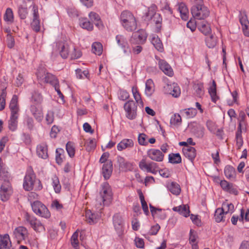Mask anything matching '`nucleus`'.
<instances>
[{"label": "nucleus", "instance_id": "obj_1", "mask_svg": "<svg viewBox=\"0 0 249 249\" xmlns=\"http://www.w3.org/2000/svg\"><path fill=\"white\" fill-rule=\"evenodd\" d=\"M113 194L109 184L106 182L101 185L99 196L97 197L96 206L102 209L104 206H108L112 200Z\"/></svg>", "mask_w": 249, "mask_h": 249}, {"label": "nucleus", "instance_id": "obj_2", "mask_svg": "<svg viewBox=\"0 0 249 249\" xmlns=\"http://www.w3.org/2000/svg\"><path fill=\"white\" fill-rule=\"evenodd\" d=\"M123 27L128 32H132L137 28V23L134 15L129 11H124L120 15Z\"/></svg>", "mask_w": 249, "mask_h": 249}, {"label": "nucleus", "instance_id": "obj_3", "mask_svg": "<svg viewBox=\"0 0 249 249\" xmlns=\"http://www.w3.org/2000/svg\"><path fill=\"white\" fill-rule=\"evenodd\" d=\"M24 189L27 191L34 189L40 190L42 188L41 181L36 178L34 174H26L24 177L23 184Z\"/></svg>", "mask_w": 249, "mask_h": 249}, {"label": "nucleus", "instance_id": "obj_4", "mask_svg": "<svg viewBox=\"0 0 249 249\" xmlns=\"http://www.w3.org/2000/svg\"><path fill=\"white\" fill-rule=\"evenodd\" d=\"M191 13L193 16L197 19H204L210 14L209 10L203 3L193 6L191 8Z\"/></svg>", "mask_w": 249, "mask_h": 249}, {"label": "nucleus", "instance_id": "obj_5", "mask_svg": "<svg viewBox=\"0 0 249 249\" xmlns=\"http://www.w3.org/2000/svg\"><path fill=\"white\" fill-rule=\"evenodd\" d=\"M25 224H29L36 232H42L45 231L44 225L34 216L26 213L24 215Z\"/></svg>", "mask_w": 249, "mask_h": 249}, {"label": "nucleus", "instance_id": "obj_6", "mask_svg": "<svg viewBox=\"0 0 249 249\" xmlns=\"http://www.w3.org/2000/svg\"><path fill=\"white\" fill-rule=\"evenodd\" d=\"M33 212L37 215L48 218L50 216V213L47 208L40 201H35L31 203Z\"/></svg>", "mask_w": 249, "mask_h": 249}, {"label": "nucleus", "instance_id": "obj_7", "mask_svg": "<svg viewBox=\"0 0 249 249\" xmlns=\"http://www.w3.org/2000/svg\"><path fill=\"white\" fill-rule=\"evenodd\" d=\"M125 116L129 120H134L137 117V104L133 100H129L124 106Z\"/></svg>", "mask_w": 249, "mask_h": 249}, {"label": "nucleus", "instance_id": "obj_8", "mask_svg": "<svg viewBox=\"0 0 249 249\" xmlns=\"http://www.w3.org/2000/svg\"><path fill=\"white\" fill-rule=\"evenodd\" d=\"M12 191L9 179L2 181L0 187V196L3 201H5L12 194Z\"/></svg>", "mask_w": 249, "mask_h": 249}, {"label": "nucleus", "instance_id": "obj_9", "mask_svg": "<svg viewBox=\"0 0 249 249\" xmlns=\"http://www.w3.org/2000/svg\"><path fill=\"white\" fill-rule=\"evenodd\" d=\"M147 37V35L146 32L142 29H141L133 33L130 41L131 44H143L145 43Z\"/></svg>", "mask_w": 249, "mask_h": 249}, {"label": "nucleus", "instance_id": "obj_10", "mask_svg": "<svg viewBox=\"0 0 249 249\" xmlns=\"http://www.w3.org/2000/svg\"><path fill=\"white\" fill-rule=\"evenodd\" d=\"M139 167L142 170L153 174H156L159 171V166L157 163L151 161L147 163L145 160L142 159L139 162Z\"/></svg>", "mask_w": 249, "mask_h": 249}, {"label": "nucleus", "instance_id": "obj_11", "mask_svg": "<svg viewBox=\"0 0 249 249\" xmlns=\"http://www.w3.org/2000/svg\"><path fill=\"white\" fill-rule=\"evenodd\" d=\"M113 224L117 234L119 236H121L124 231V222L119 214L116 213L113 216Z\"/></svg>", "mask_w": 249, "mask_h": 249}, {"label": "nucleus", "instance_id": "obj_12", "mask_svg": "<svg viewBox=\"0 0 249 249\" xmlns=\"http://www.w3.org/2000/svg\"><path fill=\"white\" fill-rule=\"evenodd\" d=\"M157 6L155 4H152L148 9L145 13V19L149 20L153 19L154 21L158 24L160 22V15L156 13Z\"/></svg>", "mask_w": 249, "mask_h": 249}, {"label": "nucleus", "instance_id": "obj_13", "mask_svg": "<svg viewBox=\"0 0 249 249\" xmlns=\"http://www.w3.org/2000/svg\"><path fill=\"white\" fill-rule=\"evenodd\" d=\"M32 11L33 18L31 23V26L34 31L38 32L40 29V25L37 6L34 5L33 6Z\"/></svg>", "mask_w": 249, "mask_h": 249}, {"label": "nucleus", "instance_id": "obj_14", "mask_svg": "<svg viewBox=\"0 0 249 249\" xmlns=\"http://www.w3.org/2000/svg\"><path fill=\"white\" fill-rule=\"evenodd\" d=\"M116 160L120 170L126 172L133 170V163L126 160L124 157L118 156L116 158Z\"/></svg>", "mask_w": 249, "mask_h": 249}, {"label": "nucleus", "instance_id": "obj_15", "mask_svg": "<svg viewBox=\"0 0 249 249\" xmlns=\"http://www.w3.org/2000/svg\"><path fill=\"white\" fill-rule=\"evenodd\" d=\"M148 157L151 160L161 162L163 160L164 155L160 150L157 149H150L147 152Z\"/></svg>", "mask_w": 249, "mask_h": 249}, {"label": "nucleus", "instance_id": "obj_16", "mask_svg": "<svg viewBox=\"0 0 249 249\" xmlns=\"http://www.w3.org/2000/svg\"><path fill=\"white\" fill-rule=\"evenodd\" d=\"M116 40L118 45L123 50L124 53L131 52L126 38L123 35H119L116 36Z\"/></svg>", "mask_w": 249, "mask_h": 249}, {"label": "nucleus", "instance_id": "obj_17", "mask_svg": "<svg viewBox=\"0 0 249 249\" xmlns=\"http://www.w3.org/2000/svg\"><path fill=\"white\" fill-rule=\"evenodd\" d=\"M30 111L36 120L41 122L43 119V113L42 108L39 105L32 104L30 106Z\"/></svg>", "mask_w": 249, "mask_h": 249}, {"label": "nucleus", "instance_id": "obj_18", "mask_svg": "<svg viewBox=\"0 0 249 249\" xmlns=\"http://www.w3.org/2000/svg\"><path fill=\"white\" fill-rule=\"evenodd\" d=\"M15 238H16L18 243L22 240H25L27 237L28 232L27 229L22 226L16 228L13 232Z\"/></svg>", "mask_w": 249, "mask_h": 249}, {"label": "nucleus", "instance_id": "obj_19", "mask_svg": "<svg viewBox=\"0 0 249 249\" xmlns=\"http://www.w3.org/2000/svg\"><path fill=\"white\" fill-rule=\"evenodd\" d=\"M220 185L222 189L225 192L235 195H237L238 193L237 188L235 187V185L231 183L228 182L226 180L224 179L221 180Z\"/></svg>", "mask_w": 249, "mask_h": 249}, {"label": "nucleus", "instance_id": "obj_20", "mask_svg": "<svg viewBox=\"0 0 249 249\" xmlns=\"http://www.w3.org/2000/svg\"><path fill=\"white\" fill-rule=\"evenodd\" d=\"M112 170V162L111 161H107L104 163L102 173L105 179H107L110 178Z\"/></svg>", "mask_w": 249, "mask_h": 249}, {"label": "nucleus", "instance_id": "obj_21", "mask_svg": "<svg viewBox=\"0 0 249 249\" xmlns=\"http://www.w3.org/2000/svg\"><path fill=\"white\" fill-rule=\"evenodd\" d=\"M159 65L160 69L169 76H172L174 72L171 66L164 60H160Z\"/></svg>", "mask_w": 249, "mask_h": 249}, {"label": "nucleus", "instance_id": "obj_22", "mask_svg": "<svg viewBox=\"0 0 249 249\" xmlns=\"http://www.w3.org/2000/svg\"><path fill=\"white\" fill-rule=\"evenodd\" d=\"M11 242L8 234H0V249H11Z\"/></svg>", "mask_w": 249, "mask_h": 249}, {"label": "nucleus", "instance_id": "obj_23", "mask_svg": "<svg viewBox=\"0 0 249 249\" xmlns=\"http://www.w3.org/2000/svg\"><path fill=\"white\" fill-rule=\"evenodd\" d=\"M133 146L134 142L132 139H124L117 144V148L119 151H122L126 148H131Z\"/></svg>", "mask_w": 249, "mask_h": 249}, {"label": "nucleus", "instance_id": "obj_24", "mask_svg": "<svg viewBox=\"0 0 249 249\" xmlns=\"http://www.w3.org/2000/svg\"><path fill=\"white\" fill-rule=\"evenodd\" d=\"M100 217L99 214L92 213L90 210H87L86 212V221L90 225L97 223Z\"/></svg>", "mask_w": 249, "mask_h": 249}, {"label": "nucleus", "instance_id": "obj_25", "mask_svg": "<svg viewBox=\"0 0 249 249\" xmlns=\"http://www.w3.org/2000/svg\"><path fill=\"white\" fill-rule=\"evenodd\" d=\"M152 215L154 217H158L160 219H164L166 217L165 213L161 209L156 208L151 204L149 205Z\"/></svg>", "mask_w": 249, "mask_h": 249}, {"label": "nucleus", "instance_id": "obj_26", "mask_svg": "<svg viewBox=\"0 0 249 249\" xmlns=\"http://www.w3.org/2000/svg\"><path fill=\"white\" fill-rule=\"evenodd\" d=\"M36 153L38 156L43 159L48 158V149L46 143H41L37 146Z\"/></svg>", "mask_w": 249, "mask_h": 249}, {"label": "nucleus", "instance_id": "obj_27", "mask_svg": "<svg viewBox=\"0 0 249 249\" xmlns=\"http://www.w3.org/2000/svg\"><path fill=\"white\" fill-rule=\"evenodd\" d=\"M178 10L180 14L181 18L184 20L188 19L189 11L185 3L181 2L178 5Z\"/></svg>", "mask_w": 249, "mask_h": 249}, {"label": "nucleus", "instance_id": "obj_28", "mask_svg": "<svg viewBox=\"0 0 249 249\" xmlns=\"http://www.w3.org/2000/svg\"><path fill=\"white\" fill-rule=\"evenodd\" d=\"M182 151L185 156L192 161L194 160L196 156V151L193 147H185L183 148Z\"/></svg>", "mask_w": 249, "mask_h": 249}, {"label": "nucleus", "instance_id": "obj_29", "mask_svg": "<svg viewBox=\"0 0 249 249\" xmlns=\"http://www.w3.org/2000/svg\"><path fill=\"white\" fill-rule=\"evenodd\" d=\"M167 187L173 195L178 196L180 193V186L175 182H168L167 184Z\"/></svg>", "mask_w": 249, "mask_h": 249}, {"label": "nucleus", "instance_id": "obj_30", "mask_svg": "<svg viewBox=\"0 0 249 249\" xmlns=\"http://www.w3.org/2000/svg\"><path fill=\"white\" fill-rule=\"evenodd\" d=\"M151 42L158 51L160 52L163 51L162 42L157 35H154L152 36Z\"/></svg>", "mask_w": 249, "mask_h": 249}, {"label": "nucleus", "instance_id": "obj_31", "mask_svg": "<svg viewBox=\"0 0 249 249\" xmlns=\"http://www.w3.org/2000/svg\"><path fill=\"white\" fill-rule=\"evenodd\" d=\"M173 210L175 212H178L179 214L185 217H187L189 215V206L187 205H182L177 207H174L173 208Z\"/></svg>", "mask_w": 249, "mask_h": 249}, {"label": "nucleus", "instance_id": "obj_32", "mask_svg": "<svg viewBox=\"0 0 249 249\" xmlns=\"http://www.w3.org/2000/svg\"><path fill=\"white\" fill-rule=\"evenodd\" d=\"M23 124L26 129L29 131L33 130L35 125V121L33 118L29 115H26L25 117Z\"/></svg>", "mask_w": 249, "mask_h": 249}, {"label": "nucleus", "instance_id": "obj_33", "mask_svg": "<svg viewBox=\"0 0 249 249\" xmlns=\"http://www.w3.org/2000/svg\"><path fill=\"white\" fill-rule=\"evenodd\" d=\"M154 91V84L151 79H149L145 82V94L147 96H150Z\"/></svg>", "mask_w": 249, "mask_h": 249}, {"label": "nucleus", "instance_id": "obj_34", "mask_svg": "<svg viewBox=\"0 0 249 249\" xmlns=\"http://www.w3.org/2000/svg\"><path fill=\"white\" fill-rule=\"evenodd\" d=\"M227 214L225 212L224 210L221 208H218L216 209L214 213V219L217 223H219L222 221H224L225 215Z\"/></svg>", "mask_w": 249, "mask_h": 249}, {"label": "nucleus", "instance_id": "obj_35", "mask_svg": "<svg viewBox=\"0 0 249 249\" xmlns=\"http://www.w3.org/2000/svg\"><path fill=\"white\" fill-rule=\"evenodd\" d=\"M246 113L243 111H240L239 113V116L238 118V120L239 121V125L238 127V130H241L242 127L243 128L245 127L246 128V126L247 125V123L246 121Z\"/></svg>", "mask_w": 249, "mask_h": 249}, {"label": "nucleus", "instance_id": "obj_36", "mask_svg": "<svg viewBox=\"0 0 249 249\" xmlns=\"http://www.w3.org/2000/svg\"><path fill=\"white\" fill-rule=\"evenodd\" d=\"M89 17L90 20L99 28L103 27V24L100 21V18L97 14L91 12L89 14Z\"/></svg>", "mask_w": 249, "mask_h": 249}, {"label": "nucleus", "instance_id": "obj_37", "mask_svg": "<svg viewBox=\"0 0 249 249\" xmlns=\"http://www.w3.org/2000/svg\"><path fill=\"white\" fill-rule=\"evenodd\" d=\"M216 83L213 80L212 86L209 89V93L211 97L212 101L213 102H216L218 99V97L216 94Z\"/></svg>", "mask_w": 249, "mask_h": 249}, {"label": "nucleus", "instance_id": "obj_38", "mask_svg": "<svg viewBox=\"0 0 249 249\" xmlns=\"http://www.w3.org/2000/svg\"><path fill=\"white\" fill-rule=\"evenodd\" d=\"M225 175L229 179L234 178L235 177V171L234 168L230 165H227L224 169Z\"/></svg>", "mask_w": 249, "mask_h": 249}, {"label": "nucleus", "instance_id": "obj_39", "mask_svg": "<svg viewBox=\"0 0 249 249\" xmlns=\"http://www.w3.org/2000/svg\"><path fill=\"white\" fill-rule=\"evenodd\" d=\"M180 113L187 118H191L196 116L197 111L194 108H188L180 111Z\"/></svg>", "mask_w": 249, "mask_h": 249}, {"label": "nucleus", "instance_id": "obj_40", "mask_svg": "<svg viewBox=\"0 0 249 249\" xmlns=\"http://www.w3.org/2000/svg\"><path fill=\"white\" fill-rule=\"evenodd\" d=\"M4 20L8 23H12L14 22V14L11 8L6 9L3 16Z\"/></svg>", "mask_w": 249, "mask_h": 249}, {"label": "nucleus", "instance_id": "obj_41", "mask_svg": "<svg viewBox=\"0 0 249 249\" xmlns=\"http://www.w3.org/2000/svg\"><path fill=\"white\" fill-rule=\"evenodd\" d=\"M52 185L56 193H59L61 190V186L58 178L56 176H53L52 178Z\"/></svg>", "mask_w": 249, "mask_h": 249}, {"label": "nucleus", "instance_id": "obj_42", "mask_svg": "<svg viewBox=\"0 0 249 249\" xmlns=\"http://www.w3.org/2000/svg\"><path fill=\"white\" fill-rule=\"evenodd\" d=\"M45 81L46 83H50L53 87L59 84L58 80L56 77L50 73H47L46 74L45 77Z\"/></svg>", "mask_w": 249, "mask_h": 249}, {"label": "nucleus", "instance_id": "obj_43", "mask_svg": "<svg viewBox=\"0 0 249 249\" xmlns=\"http://www.w3.org/2000/svg\"><path fill=\"white\" fill-rule=\"evenodd\" d=\"M138 194L143 212L146 215H147L149 214V210L147 203L144 200V196L141 190H139Z\"/></svg>", "mask_w": 249, "mask_h": 249}, {"label": "nucleus", "instance_id": "obj_44", "mask_svg": "<svg viewBox=\"0 0 249 249\" xmlns=\"http://www.w3.org/2000/svg\"><path fill=\"white\" fill-rule=\"evenodd\" d=\"M169 162L178 164L181 162V158L179 153H171L168 155Z\"/></svg>", "mask_w": 249, "mask_h": 249}, {"label": "nucleus", "instance_id": "obj_45", "mask_svg": "<svg viewBox=\"0 0 249 249\" xmlns=\"http://www.w3.org/2000/svg\"><path fill=\"white\" fill-rule=\"evenodd\" d=\"M31 102L34 105H38L42 101V97L41 94L37 91H35L32 93Z\"/></svg>", "mask_w": 249, "mask_h": 249}, {"label": "nucleus", "instance_id": "obj_46", "mask_svg": "<svg viewBox=\"0 0 249 249\" xmlns=\"http://www.w3.org/2000/svg\"><path fill=\"white\" fill-rule=\"evenodd\" d=\"M181 118L178 113H175L170 119V124L175 126H179L181 124Z\"/></svg>", "mask_w": 249, "mask_h": 249}, {"label": "nucleus", "instance_id": "obj_47", "mask_svg": "<svg viewBox=\"0 0 249 249\" xmlns=\"http://www.w3.org/2000/svg\"><path fill=\"white\" fill-rule=\"evenodd\" d=\"M206 43L207 46L210 48H214L217 44L216 37L213 35L207 36L206 38Z\"/></svg>", "mask_w": 249, "mask_h": 249}, {"label": "nucleus", "instance_id": "obj_48", "mask_svg": "<svg viewBox=\"0 0 249 249\" xmlns=\"http://www.w3.org/2000/svg\"><path fill=\"white\" fill-rule=\"evenodd\" d=\"M18 119L15 117H11L8 121V128L12 131H15L18 127Z\"/></svg>", "mask_w": 249, "mask_h": 249}, {"label": "nucleus", "instance_id": "obj_49", "mask_svg": "<svg viewBox=\"0 0 249 249\" xmlns=\"http://www.w3.org/2000/svg\"><path fill=\"white\" fill-rule=\"evenodd\" d=\"M92 52L98 55H101L103 52L102 44L99 42H94L92 45Z\"/></svg>", "mask_w": 249, "mask_h": 249}, {"label": "nucleus", "instance_id": "obj_50", "mask_svg": "<svg viewBox=\"0 0 249 249\" xmlns=\"http://www.w3.org/2000/svg\"><path fill=\"white\" fill-rule=\"evenodd\" d=\"M200 31L205 35L209 34L211 31V29L209 23L203 21L199 26Z\"/></svg>", "mask_w": 249, "mask_h": 249}, {"label": "nucleus", "instance_id": "obj_51", "mask_svg": "<svg viewBox=\"0 0 249 249\" xmlns=\"http://www.w3.org/2000/svg\"><path fill=\"white\" fill-rule=\"evenodd\" d=\"M80 24L81 27L83 29L89 31H91L93 29L92 24L86 18L81 19Z\"/></svg>", "mask_w": 249, "mask_h": 249}, {"label": "nucleus", "instance_id": "obj_52", "mask_svg": "<svg viewBox=\"0 0 249 249\" xmlns=\"http://www.w3.org/2000/svg\"><path fill=\"white\" fill-rule=\"evenodd\" d=\"M132 92L134 97L136 101V103L138 104H142V101L141 98V96L140 93L138 90V89L135 87H133L132 88Z\"/></svg>", "mask_w": 249, "mask_h": 249}, {"label": "nucleus", "instance_id": "obj_53", "mask_svg": "<svg viewBox=\"0 0 249 249\" xmlns=\"http://www.w3.org/2000/svg\"><path fill=\"white\" fill-rule=\"evenodd\" d=\"M18 14L21 19H25L28 15L27 8L24 7L22 5H19L18 6Z\"/></svg>", "mask_w": 249, "mask_h": 249}, {"label": "nucleus", "instance_id": "obj_54", "mask_svg": "<svg viewBox=\"0 0 249 249\" xmlns=\"http://www.w3.org/2000/svg\"><path fill=\"white\" fill-rule=\"evenodd\" d=\"M66 150L69 156L72 158L75 155V148L72 142H69L66 145Z\"/></svg>", "mask_w": 249, "mask_h": 249}, {"label": "nucleus", "instance_id": "obj_55", "mask_svg": "<svg viewBox=\"0 0 249 249\" xmlns=\"http://www.w3.org/2000/svg\"><path fill=\"white\" fill-rule=\"evenodd\" d=\"M9 108L10 110L19 108L18 105V97L17 95L13 96L10 103Z\"/></svg>", "mask_w": 249, "mask_h": 249}, {"label": "nucleus", "instance_id": "obj_56", "mask_svg": "<svg viewBox=\"0 0 249 249\" xmlns=\"http://www.w3.org/2000/svg\"><path fill=\"white\" fill-rule=\"evenodd\" d=\"M78 233L77 231H75L71 237V244L75 249H78L79 242L78 240Z\"/></svg>", "mask_w": 249, "mask_h": 249}, {"label": "nucleus", "instance_id": "obj_57", "mask_svg": "<svg viewBox=\"0 0 249 249\" xmlns=\"http://www.w3.org/2000/svg\"><path fill=\"white\" fill-rule=\"evenodd\" d=\"M70 49V46L67 44L64 45L61 47V50L60 51V54L63 58H67L69 53Z\"/></svg>", "mask_w": 249, "mask_h": 249}, {"label": "nucleus", "instance_id": "obj_58", "mask_svg": "<svg viewBox=\"0 0 249 249\" xmlns=\"http://www.w3.org/2000/svg\"><path fill=\"white\" fill-rule=\"evenodd\" d=\"M221 208L224 210V212L226 214L229 213H232L234 210V205L232 203L225 202L222 204Z\"/></svg>", "mask_w": 249, "mask_h": 249}, {"label": "nucleus", "instance_id": "obj_59", "mask_svg": "<svg viewBox=\"0 0 249 249\" xmlns=\"http://www.w3.org/2000/svg\"><path fill=\"white\" fill-rule=\"evenodd\" d=\"M241 133V130H238L236 133V145L238 149L241 147L243 143Z\"/></svg>", "mask_w": 249, "mask_h": 249}, {"label": "nucleus", "instance_id": "obj_60", "mask_svg": "<svg viewBox=\"0 0 249 249\" xmlns=\"http://www.w3.org/2000/svg\"><path fill=\"white\" fill-rule=\"evenodd\" d=\"M194 89L197 95L199 97H200L204 94L203 86L202 83H198L194 85Z\"/></svg>", "mask_w": 249, "mask_h": 249}, {"label": "nucleus", "instance_id": "obj_61", "mask_svg": "<svg viewBox=\"0 0 249 249\" xmlns=\"http://www.w3.org/2000/svg\"><path fill=\"white\" fill-rule=\"evenodd\" d=\"M240 22L242 26L247 27L249 25V22L247 19L246 12L243 11L240 13Z\"/></svg>", "mask_w": 249, "mask_h": 249}, {"label": "nucleus", "instance_id": "obj_62", "mask_svg": "<svg viewBox=\"0 0 249 249\" xmlns=\"http://www.w3.org/2000/svg\"><path fill=\"white\" fill-rule=\"evenodd\" d=\"M86 149L88 151H91L94 149L96 147L95 140L89 139V142L86 143Z\"/></svg>", "mask_w": 249, "mask_h": 249}, {"label": "nucleus", "instance_id": "obj_63", "mask_svg": "<svg viewBox=\"0 0 249 249\" xmlns=\"http://www.w3.org/2000/svg\"><path fill=\"white\" fill-rule=\"evenodd\" d=\"M73 52L71 54V58L72 59H76L80 58L82 55L81 52L78 49H76L72 46Z\"/></svg>", "mask_w": 249, "mask_h": 249}, {"label": "nucleus", "instance_id": "obj_64", "mask_svg": "<svg viewBox=\"0 0 249 249\" xmlns=\"http://www.w3.org/2000/svg\"><path fill=\"white\" fill-rule=\"evenodd\" d=\"M147 136L144 133L139 134L138 136V142L141 145H146L148 144V142L146 139Z\"/></svg>", "mask_w": 249, "mask_h": 249}]
</instances>
